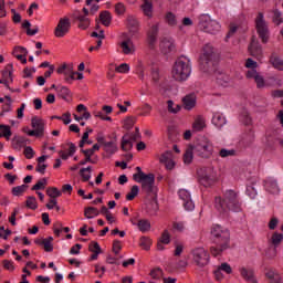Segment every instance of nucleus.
<instances>
[{
  "label": "nucleus",
  "instance_id": "680f3d73",
  "mask_svg": "<svg viewBox=\"0 0 283 283\" xmlns=\"http://www.w3.org/2000/svg\"><path fill=\"white\" fill-rule=\"evenodd\" d=\"M88 251H91V253H102L98 242H92L88 247Z\"/></svg>",
  "mask_w": 283,
  "mask_h": 283
},
{
  "label": "nucleus",
  "instance_id": "4468645a",
  "mask_svg": "<svg viewBox=\"0 0 283 283\" xmlns=\"http://www.w3.org/2000/svg\"><path fill=\"white\" fill-rule=\"evenodd\" d=\"M126 27L128 29L129 36H138V32H140V22H138V19L134 15H127Z\"/></svg>",
  "mask_w": 283,
  "mask_h": 283
},
{
  "label": "nucleus",
  "instance_id": "ddd939ff",
  "mask_svg": "<svg viewBox=\"0 0 283 283\" xmlns=\"http://www.w3.org/2000/svg\"><path fill=\"white\" fill-rule=\"evenodd\" d=\"M70 28H72V22L70 21V18H61L54 30L56 39H63V36H65L67 32H70Z\"/></svg>",
  "mask_w": 283,
  "mask_h": 283
},
{
  "label": "nucleus",
  "instance_id": "2f4dec72",
  "mask_svg": "<svg viewBox=\"0 0 283 283\" xmlns=\"http://www.w3.org/2000/svg\"><path fill=\"white\" fill-rule=\"evenodd\" d=\"M142 10L145 17H149V19H151L154 14V4L151 3V0H144V3L142 4Z\"/></svg>",
  "mask_w": 283,
  "mask_h": 283
},
{
  "label": "nucleus",
  "instance_id": "bb28decb",
  "mask_svg": "<svg viewBox=\"0 0 283 283\" xmlns=\"http://www.w3.org/2000/svg\"><path fill=\"white\" fill-rule=\"evenodd\" d=\"M249 52L251 56H254V59H262V46L259 45V43L254 40L251 42L249 46Z\"/></svg>",
  "mask_w": 283,
  "mask_h": 283
},
{
  "label": "nucleus",
  "instance_id": "0e129e2a",
  "mask_svg": "<svg viewBox=\"0 0 283 283\" xmlns=\"http://www.w3.org/2000/svg\"><path fill=\"white\" fill-rule=\"evenodd\" d=\"M217 83L219 85H222V86H227V84L229 83V76L224 75V74H220L218 77H217Z\"/></svg>",
  "mask_w": 283,
  "mask_h": 283
},
{
  "label": "nucleus",
  "instance_id": "393cba45",
  "mask_svg": "<svg viewBox=\"0 0 283 283\" xmlns=\"http://www.w3.org/2000/svg\"><path fill=\"white\" fill-rule=\"evenodd\" d=\"M212 125L218 129H222L227 125V118L222 113H214L212 116Z\"/></svg>",
  "mask_w": 283,
  "mask_h": 283
},
{
  "label": "nucleus",
  "instance_id": "dca6fc26",
  "mask_svg": "<svg viewBox=\"0 0 283 283\" xmlns=\"http://www.w3.org/2000/svg\"><path fill=\"white\" fill-rule=\"evenodd\" d=\"M159 163L165 165L168 171H171L176 168V161L174 160V153L171 150H167L159 157Z\"/></svg>",
  "mask_w": 283,
  "mask_h": 283
},
{
  "label": "nucleus",
  "instance_id": "473e14b6",
  "mask_svg": "<svg viewBox=\"0 0 283 283\" xmlns=\"http://www.w3.org/2000/svg\"><path fill=\"white\" fill-rule=\"evenodd\" d=\"M269 242L272 247L277 248L283 242V234L281 232H274L269 239Z\"/></svg>",
  "mask_w": 283,
  "mask_h": 283
},
{
  "label": "nucleus",
  "instance_id": "4be33fe9",
  "mask_svg": "<svg viewBox=\"0 0 283 283\" xmlns=\"http://www.w3.org/2000/svg\"><path fill=\"white\" fill-rule=\"evenodd\" d=\"M13 56L18 59L23 65L28 63V49L23 46H15L12 52Z\"/></svg>",
  "mask_w": 283,
  "mask_h": 283
},
{
  "label": "nucleus",
  "instance_id": "aec40b11",
  "mask_svg": "<svg viewBox=\"0 0 283 283\" xmlns=\"http://www.w3.org/2000/svg\"><path fill=\"white\" fill-rule=\"evenodd\" d=\"M247 78H253V81L256 83V87L259 90H262L266 85L264 82V77L259 74L258 70H250L247 72Z\"/></svg>",
  "mask_w": 283,
  "mask_h": 283
},
{
  "label": "nucleus",
  "instance_id": "c9c22d12",
  "mask_svg": "<svg viewBox=\"0 0 283 283\" xmlns=\"http://www.w3.org/2000/svg\"><path fill=\"white\" fill-rule=\"evenodd\" d=\"M12 136V130L10 126L0 124V138H6V140H10Z\"/></svg>",
  "mask_w": 283,
  "mask_h": 283
},
{
  "label": "nucleus",
  "instance_id": "20e7f679",
  "mask_svg": "<svg viewBox=\"0 0 283 283\" xmlns=\"http://www.w3.org/2000/svg\"><path fill=\"white\" fill-rule=\"evenodd\" d=\"M190 260L198 266L199 269H205L207 264L211 261V256L209 255V251H207L202 247L195 248L190 251Z\"/></svg>",
  "mask_w": 283,
  "mask_h": 283
},
{
  "label": "nucleus",
  "instance_id": "ea45409f",
  "mask_svg": "<svg viewBox=\"0 0 283 283\" xmlns=\"http://www.w3.org/2000/svg\"><path fill=\"white\" fill-rule=\"evenodd\" d=\"M46 195L49 198L56 200V198H61V191L55 187H50L46 189Z\"/></svg>",
  "mask_w": 283,
  "mask_h": 283
},
{
  "label": "nucleus",
  "instance_id": "338daca9",
  "mask_svg": "<svg viewBox=\"0 0 283 283\" xmlns=\"http://www.w3.org/2000/svg\"><path fill=\"white\" fill-rule=\"evenodd\" d=\"M151 80L154 83H158L160 81V71L158 67H155L151 70Z\"/></svg>",
  "mask_w": 283,
  "mask_h": 283
},
{
  "label": "nucleus",
  "instance_id": "412c9836",
  "mask_svg": "<svg viewBox=\"0 0 283 283\" xmlns=\"http://www.w3.org/2000/svg\"><path fill=\"white\" fill-rule=\"evenodd\" d=\"M159 48L163 54H169V52H174V50H176V44L174 43V39L165 38L160 41Z\"/></svg>",
  "mask_w": 283,
  "mask_h": 283
},
{
  "label": "nucleus",
  "instance_id": "bf43d9fd",
  "mask_svg": "<svg viewBox=\"0 0 283 283\" xmlns=\"http://www.w3.org/2000/svg\"><path fill=\"white\" fill-rule=\"evenodd\" d=\"M179 198L180 200H182V202L190 200L191 198V193H189L186 189H181L179 190Z\"/></svg>",
  "mask_w": 283,
  "mask_h": 283
},
{
  "label": "nucleus",
  "instance_id": "f03ea898",
  "mask_svg": "<svg viewBox=\"0 0 283 283\" xmlns=\"http://www.w3.org/2000/svg\"><path fill=\"white\" fill-rule=\"evenodd\" d=\"M214 209L221 214L229 213V211H233L234 213L242 211V206L240 205V200H238V192L227 190L223 199L216 197Z\"/></svg>",
  "mask_w": 283,
  "mask_h": 283
},
{
  "label": "nucleus",
  "instance_id": "774afa93",
  "mask_svg": "<svg viewBox=\"0 0 283 283\" xmlns=\"http://www.w3.org/2000/svg\"><path fill=\"white\" fill-rule=\"evenodd\" d=\"M184 207L186 211H193V209H196V205L193 203V200H191V198L184 201Z\"/></svg>",
  "mask_w": 283,
  "mask_h": 283
},
{
  "label": "nucleus",
  "instance_id": "7ed1b4c3",
  "mask_svg": "<svg viewBox=\"0 0 283 283\" xmlns=\"http://www.w3.org/2000/svg\"><path fill=\"white\" fill-rule=\"evenodd\" d=\"M172 78L182 83L191 76V59L181 55L174 64L171 71Z\"/></svg>",
  "mask_w": 283,
  "mask_h": 283
},
{
  "label": "nucleus",
  "instance_id": "13d9d810",
  "mask_svg": "<svg viewBox=\"0 0 283 283\" xmlns=\"http://www.w3.org/2000/svg\"><path fill=\"white\" fill-rule=\"evenodd\" d=\"M272 65L275 67V70L283 72V61L280 57L272 59Z\"/></svg>",
  "mask_w": 283,
  "mask_h": 283
},
{
  "label": "nucleus",
  "instance_id": "58836bf2",
  "mask_svg": "<svg viewBox=\"0 0 283 283\" xmlns=\"http://www.w3.org/2000/svg\"><path fill=\"white\" fill-rule=\"evenodd\" d=\"M27 190H28V185H21V186L13 187L11 192H12V196L19 197V196H23V193H25Z\"/></svg>",
  "mask_w": 283,
  "mask_h": 283
},
{
  "label": "nucleus",
  "instance_id": "cd10ccee",
  "mask_svg": "<svg viewBox=\"0 0 283 283\" xmlns=\"http://www.w3.org/2000/svg\"><path fill=\"white\" fill-rule=\"evenodd\" d=\"M12 148L15 150H21L22 147H25L28 145V138L21 137V136H15L11 140Z\"/></svg>",
  "mask_w": 283,
  "mask_h": 283
},
{
  "label": "nucleus",
  "instance_id": "a878e982",
  "mask_svg": "<svg viewBox=\"0 0 283 283\" xmlns=\"http://www.w3.org/2000/svg\"><path fill=\"white\" fill-rule=\"evenodd\" d=\"M196 95L190 93L182 98L185 109L191 111L196 107Z\"/></svg>",
  "mask_w": 283,
  "mask_h": 283
},
{
  "label": "nucleus",
  "instance_id": "09e8293b",
  "mask_svg": "<svg viewBox=\"0 0 283 283\" xmlns=\"http://www.w3.org/2000/svg\"><path fill=\"white\" fill-rule=\"evenodd\" d=\"M25 205L28 209H32V211H35V209L39 208V205L36 203V197H28Z\"/></svg>",
  "mask_w": 283,
  "mask_h": 283
},
{
  "label": "nucleus",
  "instance_id": "603ef678",
  "mask_svg": "<svg viewBox=\"0 0 283 283\" xmlns=\"http://www.w3.org/2000/svg\"><path fill=\"white\" fill-rule=\"evenodd\" d=\"M166 23H168V25H177L178 23V20L176 19V14L171 13V12H168L166 13Z\"/></svg>",
  "mask_w": 283,
  "mask_h": 283
},
{
  "label": "nucleus",
  "instance_id": "69168bd1",
  "mask_svg": "<svg viewBox=\"0 0 283 283\" xmlns=\"http://www.w3.org/2000/svg\"><path fill=\"white\" fill-rule=\"evenodd\" d=\"M247 196L251 198V200H254L255 196H258V190L253 186H248L247 187Z\"/></svg>",
  "mask_w": 283,
  "mask_h": 283
},
{
  "label": "nucleus",
  "instance_id": "0eeeda50",
  "mask_svg": "<svg viewBox=\"0 0 283 283\" xmlns=\"http://www.w3.org/2000/svg\"><path fill=\"white\" fill-rule=\"evenodd\" d=\"M32 129L24 130L28 136H34L35 138H43L45 136V120L40 117L31 118Z\"/></svg>",
  "mask_w": 283,
  "mask_h": 283
},
{
  "label": "nucleus",
  "instance_id": "6ab92c4d",
  "mask_svg": "<svg viewBox=\"0 0 283 283\" xmlns=\"http://www.w3.org/2000/svg\"><path fill=\"white\" fill-rule=\"evenodd\" d=\"M158 30L159 25L153 24L147 32V43L150 48H154L158 41Z\"/></svg>",
  "mask_w": 283,
  "mask_h": 283
},
{
  "label": "nucleus",
  "instance_id": "49530a36",
  "mask_svg": "<svg viewBox=\"0 0 283 283\" xmlns=\"http://www.w3.org/2000/svg\"><path fill=\"white\" fill-rule=\"evenodd\" d=\"M45 187H48V179L42 178L31 188V190L40 191L41 189H45Z\"/></svg>",
  "mask_w": 283,
  "mask_h": 283
},
{
  "label": "nucleus",
  "instance_id": "4d7b16f0",
  "mask_svg": "<svg viewBox=\"0 0 283 283\" xmlns=\"http://www.w3.org/2000/svg\"><path fill=\"white\" fill-rule=\"evenodd\" d=\"M277 224H280V220L276 217L271 218L268 223L270 231H275L277 229Z\"/></svg>",
  "mask_w": 283,
  "mask_h": 283
},
{
  "label": "nucleus",
  "instance_id": "9b49d317",
  "mask_svg": "<svg viewBox=\"0 0 283 283\" xmlns=\"http://www.w3.org/2000/svg\"><path fill=\"white\" fill-rule=\"evenodd\" d=\"M57 74H62L64 76L65 83L72 85L73 81H75L76 72H74V64L72 63H63L56 69Z\"/></svg>",
  "mask_w": 283,
  "mask_h": 283
},
{
  "label": "nucleus",
  "instance_id": "c03bdc74",
  "mask_svg": "<svg viewBox=\"0 0 283 283\" xmlns=\"http://www.w3.org/2000/svg\"><path fill=\"white\" fill-rule=\"evenodd\" d=\"M265 258L268 260H275V258H277V248H275L274 245L268 248V250L265 251Z\"/></svg>",
  "mask_w": 283,
  "mask_h": 283
},
{
  "label": "nucleus",
  "instance_id": "79ce46f5",
  "mask_svg": "<svg viewBox=\"0 0 283 283\" xmlns=\"http://www.w3.org/2000/svg\"><path fill=\"white\" fill-rule=\"evenodd\" d=\"M272 21L275 23V25H281L283 22L282 12L280 10H273L272 11Z\"/></svg>",
  "mask_w": 283,
  "mask_h": 283
},
{
  "label": "nucleus",
  "instance_id": "de8ad7c7",
  "mask_svg": "<svg viewBox=\"0 0 283 283\" xmlns=\"http://www.w3.org/2000/svg\"><path fill=\"white\" fill-rule=\"evenodd\" d=\"M140 188L138 186H133L130 191L126 195V200H134V198H136V196H138Z\"/></svg>",
  "mask_w": 283,
  "mask_h": 283
},
{
  "label": "nucleus",
  "instance_id": "f257e3e1",
  "mask_svg": "<svg viewBox=\"0 0 283 283\" xmlns=\"http://www.w3.org/2000/svg\"><path fill=\"white\" fill-rule=\"evenodd\" d=\"M211 235L217 245L211 247L210 252L214 258H218V255H222V252L229 249V244L231 242V232L229 229L220 224H216L211 229Z\"/></svg>",
  "mask_w": 283,
  "mask_h": 283
},
{
  "label": "nucleus",
  "instance_id": "4c0bfd02",
  "mask_svg": "<svg viewBox=\"0 0 283 283\" xmlns=\"http://www.w3.org/2000/svg\"><path fill=\"white\" fill-rule=\"evenodd\" d=\"M52 242H54V238L52 237L44 239L42 247H44V251H46V253H52V251H54Z\"/></svg>",
  "mask_w": 283,
  "mask_h": 283
},
{
  "label": "nucleus",
  "instance_id": "f704fd0d",
  "mask_svg": "<svg viewBox=\"0 0 283 283\" xmlns=\"http://www.w3.org/2000/svg\"><path fill=\"white\" fill-rule=\"evenodd\" d=\"M99 21L103 23L106 28L111 25L112 23V13L109 11H103L99 13Z\"/></svg>",
  "mask_w": 283,
  "mask_h": 283
},
{
  "label": "nucleus",
  "instance_id": "8fccbe9b",
  "mask_svg": "<svg viewBox=\"0 0 283 283\" xmlns=\"http://www.w3.org/2000/svg\"><path fill=\"white\" fill-rule=\"evenodd\" d=\"M139 247H143L145 251H149V249H151V239L147 237H142L139 241Z\"/></svg>",
  "mask_w": 283,
  "mask_h": 283
},
{
  "label": "nucleus",
  "instance_id": "72a5a7b5",
  "mask_svg": "<svg viewBox=\"0 0 283 283\" xmlns=\"http://www.w3.org/2000/svg\"><path fill=\"white\" fill-rule=\"evenodd\" d=\"M84 216L87 218V220H92L93 218L101 216V211H98L95 207H87L84 209Z\"/></svg>",
  "mask_w": 283,
  "mask_h": 283
},
{
  "label": "nucleus",
  "instance_id": "a211bd4d",
  "mask_svg": "<svg viewBox=\"0 0 283 283\" xmlns=\"http://www.w3.org/2000/svg\"><path fill=\"white\" fill-rule=\"evenodd\" d=\"M239 273L241 277L245 280V282L258 283V279H255V272H253V269L241 266L239 268Z\"/></svg>",
  "mask_w": 283,
  "mask_h": 283
},
{
  "label": "nucleus",
  "instance_id": "e433bc0d",
  "mask_svg": "<svg viewBox=\"0 0 283 283\" xmlns=\"http://www.w3.org/2000/svg\"><path fill=\"white\" fill-rule=\"evenodd\" d=\"M149 275L151 277L150 283H156V281L160 280L164 275L163 269H160V268L153 269L150 271Z\"/></svg>",
  "mask_w": 283,
  "mask_h": 283
},
{
  "label": "nucleus",
  "instance_id": "6e6d98bb",
  "mask_svg": "<svg viewBox=\"0 0 283 283\" xmlns=\"http://www.w3.org/2000/svg\"><path fill=\"white\" fill-rule=\"evenodd\" d=\"M219 156L221 158H229V156H235V149H227V148H222L219 151Z\"/></svg>",
  "mask_w": 283,
  "mask_h": 283
},
{
  "label": "nucleus",
  "instance_id": "5fc2aeb1",
  "mask_svg": "<svg viewBox=\"0 0 283 283\" xmlns=\"http://www.w3.org/2000/svg\"><path fill=\"white\" fill-rule=\"evenodd\" d=\"M56 92L62 98H67V96H70V88H67V86H56Z\"/></svg>",
  "mask_w": 283,
  "mask_h": 283
},
{
  "label": "nucleus",
  "instance_id": "864d4df0",
  "mask_svg": "<svg viewBox=\"0 0 283 283\" xmlns=\"http://www.w3.org/2000/svg\"><path fill=\"white\" fill-rule=\"evenodd\" d=\"M129 64L127 63H122L120 65L116 66L115 71L118 73V74H129Z\"/></svg>",
  "mask_w": 283,
  "mask_h": 283
},
{
  "label": "nucleus",
  "instance_id": "6e6552de",
  "mask_svg": "<svg viewBox=\"0 0 283 283\" xmlns=\"http://www.w3.org/2000/svg\"><path fill=\"white\" fill-rule=\"evenodd\" d=\"M193 153L200 158H211L213 156V144L209 139H202L193 146Z\"/></svg>",
  "mask_w": 283,
  "mask_h": 283
},
{
  "label": "nucleus",
  "instance_id": "3c124183",
  "mask_svg": "<svg viewBox=\"0 0 283 283\" xmlns=\"http://www.w3.org/2000/svg\"><path fill=\"white\" fill-rule=\"evenodd\" d=\"M115 12L118 17H123L127 12V7L123 2H118L115 4Z\"/></svg>",
  "mask_w": 283,
  "mask_h": 283
},
{
  "label": "nucleus",
  "instance_id": "f3484780",
  "mask_svg": "<svg viewBox=\"0 0 283 283\" xmlns=\"http://www.w3.org/2000/svg\"><path fill=\"white\" fill-rule=\"evenodd\" d=\"M119 48L122 50V54L129 56L132 54H136V45L132 39H126L119 43Z\"/></svg>",
  "mask_w": 283,
  "mask_h": 283
},
{
  "label": "nucleus",
  "instance_id": "f8f14e48",
  "mask_svg": "<svg viewBox=\"0 0 283 283\" xmlns=\"http://www.w3.org/2000/svg\"><path fill=\"white\" fill-rule=\"evenodd\" d=\"M198 176L201 185L207 187V185H211L216 180V170L213 167L201 168L198 170Z\"/></svg>",
  "mask_w": 283,
  "mask_h": 283
},
{
  "label": "nucleus",
  "instance_id": "37998d69",
  "mask_svg": "<svg viewBox=\"0 0 283 283\" xmlns=\"http://www.w3.org/2000/svg\"><path fill=\"white\" fill-rule=\"evenodd\" d=\"M80 175L82 176L84 182H87V180H90V178H92V167L88 166L86 168H82L80 170Z\"/></svg>",
  "mask_w": 283,
  "mask_h": 283
},
{
  "label": "nucleus",
  "instance_id": "c756f323",
  "mask_svg": "<svg viewBox=\"0 0 283 283\" xmlns=\"http://www.w3.org/2000/svg\"><path fill=\"white\" fill-rule=\"evenodd\" d=\"M265 277L270 280V283H282V276L275 270H268L265 272Z\"/></svg>",
  "mask_w": 283,
  "mask_h": 283
},
{
  "label": "nucleus",
  "instance_id": "c85d7f7f",
  "mask_svg": "<svg viewBox=\"0 0 283 283\" xmlns=\"http://www.w3.org/2000/svg\"><path fill=\"white\" fill-rule=\"evenodd\" d=\"M206 127L207 120L202 116H198L192 124L193 132H202Z\"/></svg>",
  "mask_w": 283,
  "mask_h": 283
},
{
  "label": "nucleus",
  "instance_id": "b1692460",
  "mask_svg": "<svg viewBox=\"0 0 283 283\" xmlns=\"http://www.w3.org/2000/svg\"><path fill=\"white\" fill-rule=\"evenodd\" d=\"M130 222L134 227H137L138 230L142 231V233H147V231L151 229V222H149V220L147 219H140L137 223L134 220H132Z\"/></svg>",
  "mask_w": 283,
  "mask_h": 283
},
{
  "label": "nucleus",
  "instance_id": "1a4fd4ad",
  "mask_svg": "<svg viewBox=\"0 0 283 283\" xmlns=\"http://www.w3.org/2000/svg\"><path fill=\"white\" fill-rule=\"evenodd\" d=\"M135 182L142 185V191H144V193H156V176L154 174H147L135 180Z\"/></svg>",
  "mask_w": 283,
  "mask_h": 283
},
{
  "label": "nucleus",
  "instance_id": "39448f33",
  "mask_svg": "<svg viewBox=\"0 0 283 283\" xmlns=\"http://www.w3.org/2000/svg\"><path fill=\"white\" fill-rule=\"evenodd\" d=\"M198 27L202 32H207L208 34H217L220 30V22L211 19L209 14L199 15Z\"/></svg>",
  "mask_w": 283,
  "mask_h": 283
},
{
  "label": "nucleus",
  "instance_id": "2eb2a0df",
  "mask_svg": "<svg viewBox=\"0 0 283 283\" xmlns=\"http://www.w3.org/2000/svg\"><path fill=\"white\" fill-rule=\"evenodd\" d=\"M140 139V129L137 128V135L136 136H129V135H124L122 137V149L123 151H132L134 148V143L136 140Z\"/></svg>",
  "mask_w": 283,
  "mask_h": 283
},
{
  "label": "nucleus",
  "instance_id": "9d476101",
  "mask_svg": "<svg viewBox=\"0 0 283 283\" xmlns=\"http://www.w3.org/2000/svg\"><path fill=\"white\" fill-rule=\"evenodd\" d=\"M255 28L256 32L262 41V43L269 42V25L266 24V21L264 20V13L260 12L258 13L255 18Z\"/></svg>",
  "mask_w": 283,
  "mask_h": 283
},
{
  "label": "nucleus",
  "instance_id": "052dcab7",
  "mask_svg": "<svg viewBox=\"0 0 283 283\" xmlns=\"http://www.w3.org/2000/svg\"><path fill=\"white\" fill-rule=\"evenodd\" d=\"M24 156L28 160H32L34 158V149L31 146H27L24 148Z\"/></svg>",
  "mask_w": 283,
  "mask_h": 283
},
{
  "label": "nucleus",
  "instance_id": "7c9ffc66",
  "mask_svg": "<svg viewBox=\"0 0 283 283\" xmlns=\"http://www.w3.org/2000/svg\"><path fill=\"white\" fill-rule=\"evenodd\" d=\"M103 149L106 154L113 156V154H116V151H118V145L114 140L106 142L103 145Z\"/></svg>",
  "mask_w": 283,
  "mask_h": 283
},
{
  "label": "nucleus",
  "instance_id": "e2e57ef3",
  "mask_svg": "<svg viewBox=\"0 0 283 283\" xmlns=\"http://www.w3.org/2000/svg\"><path fill=\"white\" fill-rule=\"evenodd\" d=\"M159 242H163L164 244H169L171 242V237L169 235V231L165 230L161 234V238L159 239Z\"/></svg>",
  "mask_w": 283,
  "mask_h": 283
},
{
  "label": "nucleus",
  "instance_id": "5701e85b",
  "mask_svg": "<svg viewBox=\"0 0 283 283\" xmlns=\"http://www.w3.org/2000/svg\"><path fill=\"white\" fill-rule=\"evenodd\" d=\"M264 187L270 193H280L277 180L273 179V177H269L264 180Z\"/></svg>",
  "mask_w": 283,
  "mask_h": 283
},
{
  "label": "nucleus",
  "instance_id": "a19ab883",
  "mask_svg": "<svg viewBox=\"0 0 283 283\" xmlns=\"http://www.w3.org/2000/svg\"><path fill=\"white\" fill-rule=\"evenodd\" d=\"M193 160V147H190L186 150L184 155V163L185 165H191Z\"/></svg>",
  "mask_w": 283,
  "mask_h": 283
},
{
  "label": "nucleus",
  "instance_id": "423d86ee",
  "mask_svg": "<svg viewBox=\"0 0 283 283\" xmlns=\"http://www.w3.org/2000/svg\"><path fill=\"white\" fill-rule=\"evenodd\" d=\"M216 59V53L213 52V46L211 44H206L202 49V53L199 57V67L202 72H207L209 70V65Z\"/></svg>",
  "mask_w": 283,
  "mask_h": 283
},
{
  "label": "nucleus",
  "instance_id": "a18cd8bd",
  "mask_svg": "<svg viewBox=\"0 0 283 283\" xmlns=\"http://www.w3.org/2000/svg\"><path fill=\"white\" fill-rule=\"evenodd\" d=\"M217 268H219L221 273H226V275H231V273H233V269L231 268V265L227 262L221 263L220 265H218Z\"/></svg>",
  "mask_w": 283,
  "mask_h": 283
}]
</instances>
